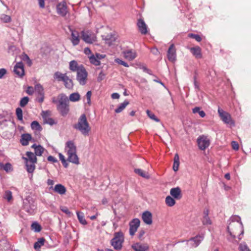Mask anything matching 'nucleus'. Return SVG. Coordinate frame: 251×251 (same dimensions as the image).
<instances>
[{
	"instance_id": "obj_20",
	"label": "nucleus",
	"mask_w": 251,
	"mask_h": 251,
	"mask_svg": "<svg viewBox=\"0 0 251 251\" xmlns=\"http://www.w3.org/2000/svg\"><path fill=\"white\" fill-rule=\"evenodd\" d=\"M170 193L176 200H180L182 198L181 191L178 187L172 188L170 190Z\"/></svg>"
},
{
	"instance_id": "obj_12",
	"label": "nucleus",
	"mask_w": 251,
	"mask_h": 251,
	"mask_svg": "<svg viewBox=\"0 0 251 251\" xmlns=\"http://www.w3.org/2000/svg\"><path fill=\"white\" fill-rule=\"evenodd\" d=\"M140 224V220L135 218L133 219L129 223V234L133 236L137 231Z\"/></svg>"
},
{
	"instance_id": "obj_11",
	"label": "nucleus",
	"mask_w": 251,
	"mask_h": 251,
	"mask_svg": "<svg viewBox=\"0 0 251 251\" xmlns=\"http://www.w3.org/2000/svg\"><path fill=\"white\" fill-rule=\"evenodd\" d=\"M198 146L201 150H204L210 145V141L206 136H200L197 139Z\"/></svg>"
},
{
	"instance_id": "obj_35",
	"label": "nucleus",
	"mask_w": 251,
	"mask_h": 251,
	"mask_svg": "<svg viewBox=\"0 0 251 251\" xmlns=\"http://www.w3.org/2000/svg\"><path fill=\"white\" fill-rule=\"evenodd\" d=\"M45 239L44 238H41L36 242L34 244V248L35 250L38 251L41 248V246L44 244Z\"/></svg>"
},
{
	"instance_id": "obj_18",
	"label": "nucleus",
	"mask_w": 251,
	"mask_h": 251,
	"mask_svg": "<svg viewBox=\"0 0 251 251\" xmlns=\"http://www.w3.org/2000/svg\"><path fill=\"white\" fill-rule=\"evenodd\" d=\"M142 219L147 225H150L152 223V215L151 213L149 211H146L143 213Z\"/></svg>"
},
{
	"instance_id": "obj_62",
	"label": "nucleus",
	"mask_w": 251,
	"mask_h": 251,
	"mask_svg": "<svg viewBox=\"0 0 251 251\" xmlns=\"http://www.w3.org/2000/svg\"><path fill=\"white\" fill-rule=\"evenodd\" d=\"M104 76H105V75L104 74V73L102 71L100 72L99 73V76L98 77V81H101L103 79Z\"/></svg>"
},
{
	"instance_id": "obj_5",
	"label": "nucleus",
	"mask_w": 251,
	"mask_h": 251,
	"mask_svg": "<svg viewBox=\"0 0 251 251\" xmlns=\"http://www.w3.org/2000/svg\"><path fill=\"white\" fill-rule=\"evenodd\" d=\"M22 207L28 214H33L36 208L33 198L29 195L23 199Z\"/></svg>"
},
{
	"instance_id": "obj_6",
	"label": "nucleus",
	"mask_w": 251,
	"mask_h": 251,
	"mask_svg": "<svg viewBox=\"0 0 251 251\" xmlns=\"http://www.w3.org/2000/svg\"><path fill=\"white\" fill-rule=\"evenodd\" d=\"M124 241V234L120 231L114 233V237L111 240L110 243L114 249L119 251L122 248Z\"/></svg>"
},
{
	"instance_id": "obj_29",
	"label": "nucleus",
	"mask_w": 251,
	"mask_h": 251,
	"mask_svg": "<svg viewBox=\"0 0 251 251\" xmlns=\"http://www.w3.org/2000/svg\"><path fill=\"white\" fill-rule=\"evenodd\" d=\"M102 39L105 40V43L108 46L111 45L115 41L114 36L111 34H107L106 35L102 36Z\"/></svg>"
},
{
	"instance_id": "obj_15",
	"label": "nucleus",
	"mask_w": 251,
	"mask_h": 251,
	"mask_svg": "<svg viewBox=\"0 0 251 251\" xmlns=\"http://www.w3.org/2000/svg\"><path fill=\"white\" fill-rule=\"evenodd\" d=\"M70 31L71 32V35L70 39L73 45L76 46L79 44L80 42L79 33L76 30L72 29H70Z\"/></svg>"
},
{
	"instance_id": "obj_41",
	"label": "nucleus",
	"mask_w": 251,
	"mask_h": 251,
	"mask_svg": "<svg viewBox=\"0 0 251 251\" xmlns=\"http://www.w3.org/2000/svg\"><path fill=\"white\" fill-rule=\"evenodd\" d=\"M80 95L78 93H74L71 94L69 96V99L71 101H77L80 100Z\"/></svg>"
},
{
	"instance_id": "obj_38",
	"label": "nucleus",
	"mask_w": 251,
	"mask_h": 251,
	"mask_svg": "<svg viewBox=\"0 0 251 251\" xmlns=\"http://www.w3.org/2000/svg\"><path fill=\"white\" fill-rule=\"evenodd\" d=\"M166 204L170 207L174 206L176 204V201L174 198L170 196H168L165 199Z\"/></svg>"
},
{
	"instance_id": "obj_27",
	"label": "nucleus",
	"mask_w": 251,
	"mask_h": 251,
	"mask_svg": "<svg viewBox=\"0 0 251 251\" xmlns=\"http://www.w3.org/2000/svg\"><path fill=\"white\" fill-rule=\"evenodd\" d=\"M53 190L55 192L62 195L66 193V189L64 186L61 184H57L55 185Z\"/></svg>"
},
{
	"instance_id": "obj_50",
	"label": "nucleus",
	"mask_w": 251,
	"mask_h": 251,
	"mask_svg": "<svg viewBox=\"0 0 251 251\" xmlns=\"http://www.w3.org/2000/svg\"><path fill=\"white\" fill-rule=\"evenodd\" d=\"M202 222L204 225H209L211 224V221L208 216L207 212L206 213V215L203 216Z\"/></svg>"
},
{
	"instance_id": "obj_23",
	"label": "nucleus",
	"mask_w": 251,
	"mask_h": 251,
	"mask_svg": "<svg viewBox=\"0 0 251 251\" xmlns=\"http://www.w3.org/2000/svg\"><path fill=\"white\" fill-rule=\"evenodd\" d=\"M124 57L129 61L133 60L137 56L135 51L132 50H127L123 51Z\"/></svg>"
},
{
	"instance_id": "obj_1",
	"label": "nucleus",
	"mask_w": 251,
	"mask_h": 251,
	"mask_svg": "<svg viewBox=\"0 0 251 251\" xmlns=\"http://www.w3.org/2000/svg\"><path fill=\"white\" fill-rule=\"evenodd\" d=\"M227 230L229 233L227 239L233 242L237 237L239 240L242 238L241 236L244 233L243 226L242 222L229 223L227 226Z\"/></svg>"
},
{
	"instance_id": "obj_25",
	"label": "nucleus",
	"mask_w": 251,
	"mask_h": 251,
	"mask_svg": "<svg viewBox=\"0 0 251 251\" xmlns=\"http://www.w3.org/2000/svg\"><path fill=\"white\" fill-rule=\"evenodd\" d=\"M32 136L29 133H24L22 134L20 139L21 144L24 146H27L29 144V142L31 140Z\"/></svg>"
},
{
	"instance_id": "obj_2",
	"label": "nucleus",
	"mask_w": 251,
	"mask_h": 251,
	"mask_svg": "<svg viewBox=\"0 0 251 251\" xmlns=\"http://www.w3.org/2000/svg\"><path fill=\"white\" fill-rule=\"evenodd\" d=\"M74 128L79 131L84 136H89L91 127L85 114H83L80 116L77 123L74 126Z\"/></svg>"
},
{
	"instance_id": "obj_36",
	"label": "nucleus",
	"mask_w": 251,
	"mask_h": 251,
	"mask_svg": "<svg viewBox=\"0 0 251 251\" xmlns=\"http://www.w3.org/2000/svg\"><path fill=\"white\" fill-rule=\"evenodd\" d=\"M179 165V158L178 154H176L174 157V161L173 164V170L175 172H176L178 170Z\"/></svg>"
},
{
	"instance_id": "obj_17",
	"label": "nucleus",
	"mask_w": 251,
	"mask_h": 251,
	"mask_svg": "<svg viewBox=\"0 0 251 251\" xmlns=\"http://www.w3.org/2000/svg\"><path fill=\"white\" fill-rule=\"evenodd\" d=\"M57 13L62 17H64L68 13L67 7L65 2L59 3L56 6Z\"/></svg>"
},
{
	"instance_id": "obj_13",
	"label": "nucleus",
	"mask_w": 251,
	"mask_h": 251,
	"mask_svg": "<svg viewBox=\"0 0 251 251\" xmlns=\"http://www.w3.org/2000/svg\"><path fill=\"white\" fill-rule=\"evenodd\" d=\"M41 116L43 119L44 123L49 124L50 126L56 124L54 120L50 117V111L49 110L43 111L41 113Z\"/></svg>"
},
{
	"instance_id": "obj_37",
	"label": "nucleus",
	"mask_w": 251,
	"mask_h": 251,
	"mask_svg": "<svg viewBox=\"0 0 251 251\" xmlns=\"http://www.w3.org/2000/svg\"><path fill=\"white\" fill-rule=\"evenodd\" d=\"M134 172L136 174H138L141 176L145 178H149L150 176L149 174L146 172H144L141 169H135L134 170Z\"/></svg>"
},
{
	"instance_id": "obj_43",
	"label": "nucleus",
	"mask_w": 251,
	"mask_h": 251,
	"mask_svg": "<svg viewBox=\"0 0 251 251\" xmlns=\"http://www.w3.org/2000/svg\"><path fill=\"white\" fill-rule=\"evenodd\" d=\"M89 58L90 63H92V64L95 66H99L100 65V61L97 59V57L95 56V55H91L89 57Z\"/></svg>"
},
{
	"instance_id": "obj_9",
	"label": "nucleus",
	"mask_w": 251,
	"mask_h": 251,
	"mask_svg": "<svg viewBox=\"0 0 251 251\" xmlns=\"http://www.w3.org/2000/svg\"><path fill=\"white\" fill-rule=\"evenodd\" d=\"M36 100L40 103L43 102L45 99L44 89L40 84H37L34 87Z\"/></svg>"
},
{
	"instance_id": "obj_52",
	"label": "nucleus",
	"mask_w": 251,
	"mask_h": 251,
	"mask_svg": "<svg viewBox=\"0 0 251 251\" xmlns=\"http://www.w3.org/2000/svg\"><path fill=\"white\" fill-rule=\"evenodd\" d=\"M229 221V223L241 222L240 217L236 215L232 216Z\"/></svg>"
},
{
	"instance_id": "obj_47",
	"label": "nucleus",
	"mask_w": 251,
	"mask_h": 251,
	"mask_svg": "<svg viewBox=\"0 0 251 251\" xmlns=\"http://www.w3.org/2000/svg\"><path fill=\"white\" fill-rule=\"evenodd\" d=\"M44 151V148L41 145H38L37 149H35V155L36 156H41Z\"/></svg>"
},
{
	"instance_id": "obj_49",
	"label": "nucleus",
	"mask_w": 251,
	"mask_h": 251,
	"mask_svg": "<svg viewBox=\"0 0 251 251\" xmlns=\"http://www.w3.org/2000/svg\"><path fill=\"white\" fill-rule=\"evenodd\" d=\"M29 100V99L27 97L23 98L20 101V105L22 107H25L28 103Z\"/></svg>"
},
{
	"instance_id": "obj_46",
	"label": "nucleus",
	"mask_w": 251,
	"mask_h": 251,
	"mask_svg": "<svg viewBox=\"0 0 251 251\" xmlns=\"http://www.w3.org/2000/svg\"><path fill=\"white\" fill-rule=\"evenodd\" d=\"M31 229L35 232H38L41 230V226L37 222H34L31 226Z\"/></svg>"
},
{
	"instance_id": "obj_10",
	"label": "nucleus",
	"mask_w": 251,
	"mask_h": 251,
	"mask_svg": "<svg viewBox=\"0 0 251 251\" xmlns=\"http://www.w3.org/2000/svg\"><path fill=\"white\" fill-rule=\"evenodd\" d=\"M82 39L86 43L92 44L96 41L95 35L89 31H82L81 32Z\"/></svg>"
},
{
	"instance_id": "obj_19",
	"label": "nucleus",
	"mask_w": 251,
	"mask_h": 251,
	"mask_svg": "<svg viewBox=\"0 0 251 251\" xmlns=\"http://www.w3.org/2000/svg\"><path fill=\"white\" fill-rule=\"evenodd\" d=\"M203 239V236L201 235H197L194 237L191 238L188 241L190 245L192 247L196 248L198 247Z\"/></svg>"
},
{
	"instance_id": "obj_54",
	"label": "nucleus",
	"mask_w": 251,
	"mask_h": 251,
	"mask_svg": "<svg viewBox=\"0 0 251 251\" xmlns=\"http://www.w3.org/2000/svg\"><path fill=\"white\" fill-rule=\"evenodd\" d=\"M1 19L5 23H9L11 21V17L7 15H2Z\"/></svg>"
},
{
	"instance_id": "obj_4",
	"label": "nucleus",
	"mask_w": 251,
	"mask_h": 251,
	"mask_svg": "<svg viewBox=\"0 0 251 251\" xmlns=\"http://www.w3.org/2000/svg\"><path fill=\"white\" fill-rule=\"evenodd\" d=\"M57 111L63 117L66 116L69 112V101L68 97L63 94L59 95L58 104L56 106Z\"/></svg>"
},
{
	"instance_id": "obj_44",
	"label": "nucleus",
	"mask_w": 251,
	"mask_h": 251,
	"mask_svg": "<svg viewBox=\"0 0 251 251\" xmlns=\"http://www.w3.org/2000/svg\"><path fill=\"white\" fill-rule=\"evenodd\" d=\"M3 198L6 200L8 202H10L13 199L12 192L9 190L5 191Z\"/></svg>"
},
{
	"instance_id": "obj_3",
	"label": "nucleus",
	"mask_w": 251,
	"mask_h": 251,
	"mask_svg": "<svg viewBox=\"0 0 251 251\" xmlns=\"http://www.w3.org/2000/svg\"><path fill=\"white\" fill-rule=\"evenodd\" d=\"M65 151L68 156L67 160L69 162L78 165L79 158L76 154V147L72 141H69L66 143Z\"/></svg>"
},
{
	"instance_id": "obj_53",
	"label": "nucleus",
	"mask_w": 251,
	"mask_h": 251,
	"mask_svg": "<svg viewBox=\"0 0 251 251\" xmlns=\"http://www.w3.org/2000/svg\"><path fill=\"white\" fill-rule=\"evenodd\" d=\"M189 37L195 39L198 42H200L201 40V38L198 34L190 33L189 34Z\"/></svg>"
},
{
	"instance_id": "obj_45",
	"label": "nucleus",
	"mask_w": 251,
	"mask_h": 251,
	"mask_svg": "<svg viewBox=\"0 0 251 251\" xmlns=\"http://www.w3.org/2000/svg\"><path fill=\"white\" fill-rule=\"evenodd\" d=\"M16 114L17 117V119L20 121H21L22 123L23 122V110L20 108L18 107L16 109Z\"/></svg>"
},
{
	"instance_id": "obj_24",
	"label": "nucleus",
	"mask_w": 251,
	"mask_h": 251,
	"mask_svg": "<svg viewBox=\"0 0 251 251\" xmlns=\"http://www.w3.org/2000/svg\"><path fill=\"white\" fill-rule=\"evenodd\" d=\"M84 67L83 65H79L75 60H72L69 62V69L72 72L78 71L80 68Z\"/></svg>"
},
{
	"instance_id": "obj_64",
	"label": "nucleus",
	"mask_w": 251,
	"mask_h": 251,
	"mask_svg": "<svg viewBox=\"0 0 251 251\" xmlns=\"http://www.w3.org/2000/svg\"><path fill=\"white\" fill-rule=\"evenodd\" d=\"M39 6L41 8L45 7V0H38Z\"/></svg>"
},
{
	"instance_id": "obj_56",
	"label": "nucleus",
	"mask_w": 251,
	"mask_h": 251,
	"mask_svg": "<svg viewBox=\"0 0 251 251\" xmlns=\"http://www.w3.org/2000/svg\"><path fill=\"white\" fill-rule=\"evenodd\" d=\"M23 60L25 61H26L27 64L28 66H31L32 63V61L30 60L28 56L26 54H25L23 56Z\"/></svg>"
},
{
	"instance_id": "obj_48",
	"label": "nucleus",
	"mask_w": 251,
	"mask_h": 251,
	"mask_svg": "<svg viewBox=\"0 0 251 251\" xmlns=\"http://www.w3.org/2000/svg\"><path fill=\"white\" fill-rule=\"evenodd\" d=\"M239 251H251L250 248L245 243H242L239 245Z\"/></svg>"
},
{
	"instance_id": "obj_26",
	"label": "nucleus",
	"mask_w": 251,
	"mask_h": 251,
	"mask_svg": "<svg viewBox=\"0 0 251 251\" xmlns=\"http://www.w3.org/2000/svg\"><path fill=\"white\" fill-rule=\"evenodd\" d=\"M191 52L196 58H201L202 57V54L201 52V48L197 46L195 47H192L190 48Z\"/></svg>"
},
{
	"instance_id": "obj_8",
	"label": "nucleus",
	"mask_w": 251,
	"mask_h": 251,
	"mask_svg": "<svg viewBox=\"0 0 251 251\" xmlns=\"http://www.w3.org/2000/svg\"><path fill=\"white\" fill-rule=\"evenodd\" d=\"M88 73L84 67L76 72V80L81 85H84L87 81Z\"/></svg>"
},
{
	"instance_id": "obj_32",
	"label": "nucleus",
	"mask_w": 251,
	"mask_h": 251,
	"mask_svg": "<svg viewBox=\"0 0 251 251\" xmlns=\"http://www.w3.org/2000/svg\"><path fill=\"white\" fill-rule=\"evenodd\" d=\"M66 75L67 74L66 73L62 74L61 72L57 71L54 74L53 78L58 81H63Z\"/></svg>"
},
{
	"instance_id": "obj_16",
	"label": "nucleus",
	"mask_w": 251,
	"mask_h": 251,
	"mask_svg": "<svg viewBox=\"0 0 251 251\" xmlns=\"http://www.w3.org/2000/svg\"><path fill=\"white\" fill-rule=\"evenodd\" d=\"M176 50L173 44L169 47L167 51V57L171 62H175L176 60Z\"/></svg>"
},
{
	"instance_id": "obj_55",
	"label": "nucleus",
	"mask_w": 251,
	"mask_h": 251,
	"mask_svg": "<svg viewBox=\"0 0 251 251\" xmlns=\"http://www.w3.org/2000/svg\"><path fill=\"white\" fill-rule=\"evenodd\" d=\"M115 61L117 63H118L119 64H120V65H123V66H124L125 67H128L129 66L128 64L126 62L123 61L122 60H121V59H120L119 58L115 59Z\"/></svg>"
},
{
	"instance_id": "obj_34",
	"label": "nucleus",
	"mask_w": 251,
	"mask_h": 251,
	"mask_svg": "<svg viewBox=\"0 0 251 251\" xmlns=\"http://www.w3.org/2000/svg\"><path fill=\"white\" fill-rule=\"evenodd\" d=\"M76 213L79 222L83 225H87V222L84 218L83 213L79 211H76Z\"/></svg>"
},
{
	"instance_id": "obj_57",
	"label": "nucleus",
	"mask_w": 251,
	"mask_h": 251,
	"mask_svg": "<svg viewBox=\"0 0 251 251\" xmlns=\"http://www.w3.org/2000/svg\"><path fill=\"white\" fill-rule=\"evenodd\" d=\"M60 210L67 215L70 216L71 214V212L69 210L67 207L65 206H61L60 207Z\"/></svg>"
},
{
	"instance_id": "obj_33",
	"label": "nucleus",
	"mask_w": 251,
	"mask_h": 251,
	"mask_svg": "<svg viewBox=\"0 0 251 251\" xmlns=\"http://www.w3.org/2000/svg\"><path fill=\"white\" fill-rule=\"evenodd\" d=\"M129 104V101L127 100H126L124 101V102L121 103L118 107L115 109V112L116 113H119L121 112Z\"/></svg>"
},
{
	"instance_id": "obj_31",
	"label": "nucleus",
	"mask_w": 251,
	"mask_h": 251,
	"mask_svg": "<svg viewBox=\"0 0 251 251\" xmlns=\"http://www.w3.org/2000/svg\"><path fill=\"white\" fill-rule=\"evenodd\" d=\"M64 84L66 88L71 89H72L74 86L73 80L70 79L67 75L63 80Z\"/></svg>"
},
{
	"instance_id": "obj_42",
	"label": "nucleus",
	"mask_w": 251,
	"mask_h": 251,
	"mask_svg": "<svg viewBox=\"0 0 251 251\" xmlns=\"http://www.w3.org/2000/svg\"><path fill=\"white\" fill-rule=\"evenodd\" d=\"M31 128H32V129L35 130L37 131H41L42 129V127L41 125L36 121H34L31 123Z\"/></svg>"
},
{
	"instance_id": "obj_30",
	"label": "nucleus",
	"mask_w": 251,
	"mask_h": 251,
	"mask_svg": "<svg viewBox=\"0 0 251 251\" xmlns=\"http://www.w3.org/2000/svg\"><path fill=\"white\" fill-rule=\"evenodd\" d=\"M27 156V162L30 163H36L37 161L36 155L31 151H27L26 152Z\"/></svg>"
},
{
	"instance_id": "obj_40",
	"label": "nucleus",
	"mask_w": 251,
	"mask_h": 251,
	"mask_svg": "<svg viewBox=\"0 0 251 251\" xmlns=\"http://www.w3.org/2000/svg\"><path fill=\"white\" fill-rule=\"evenodd\" d=\"M0 167L1 168H3V170L7 173L11 172L13 170L12 165L9 163H6L5 165H3V163L0 162Z\"/></svg>"
},
{
	"instance_id": "obj_61",
	"label": "nucleus",
	"mask_w": 251,
	"mask_h": 251,
	"mask_svg": "<svg viewBox=\"0 0 251 251\" xmlns=\"http://www.w3.org/2000/svg\"><path fill=\"white\" fill-rule=\"evenodd\" d=\"M7 71L4 68L0 69V79H1L6 74Z\"/></svg>"
},
{
	"instance_id": "obj_59",
	"label": "nucleus",
	"mask_w": 251,
	"mask_h": 251,
	"mask_svg": "<svg viewBox=\"0 0 251 251\" xmlns=\"http://www.w3.org/2000/svg\"><path fill=\"white\" fill-rule=\"evenodd\" d=\"M26 93L29 95H32L35 92L34 88L32 86H28L26 91Z\"/></svg>"
},
{
	"instance_id": "obj_60",
	"label": "nucleus",
	"mask_w": 251,
	"mask_h": 251,
	"mask_svg": "<svg viewBox=\"0 0 251 251\" xmlns=\"http://www.w3.org/2000/svg\"><path fill=\"white\" fill-rule=\"evenodd\" d=\"M231 146L233 148L235 151H237L239 149V144L236 141H232L231 142Z\"/></svg>"
},
{
	"instance_id": "obj_28",
	"label": "nucleus",
	"mask_w": 251,
	"mask_h": 251,
	"mask_svg": "<svg viewBox=\"0 0 251 251\" xmlns=\"http://www.w3.org/2000/svg\"><path fill=\"white\" fill-rule=\"evenodd\" d=\"M23 158L25 160L26 162V169L28 173H32L35 169V164L36 163H30L27 162V158L25 157H23Z\"/></svg>"
},
{
	"instance_id": "obj_51",
	"label": "nucleus",
	"mask_w": 251,
	"mask_h": 251,
	"mask_svg": "<svg viewBox=\"0 0 251 251\" xmlns=\"http://www.w3.org/2000/svg\"><path fill=\"white\" fill-rule=\"evenodd\" d=\"M147 114L148 116L152 120L155 121V122H159V120L155 116V115L151 112L149 110H147L146 111Z\"/></svg>"
},
{
	"instance_id": "obj_39",
	"label": "nucleus",
	"mask_w": 251,
	"mask_h": 251,
	"mask_svg": "<svg viewBox=\"0 0 251 251\" xmlns=\"http://www.w3.org/2000/svg\"><path fill=\"white\" fill-rule=\"evenodd\" d=\"M192 112L194 114L198 113L200 116L203 118L205 116V113L204 111L201 110V107H195L192 109Z\"/></svg>"
},
{
	"instance_id": "obj_7",
	"label": "nucleus",
	"mask_w": 251,
	"mask_h": 251,
	"mask_svg": "<svg viewBox=\"0 0 251 251\" xmlns=\"http://www.w3.org/2000/svg\"><path fill=\"white\" fill-rule=\"evenodd\" d=\"M218 113L223 122L231 126H235V122L232 119L231 115L228 112L224 111L220 107H219L218 109Z\"/></svg>"
},
{
	"instance_id": "obj_22",
	"label": "nucleus",
	"mask_w": 251,
	"mask_h": 251,
	"mask_svg": "<svg viewBox=\"0 0 251 251\" xmlns=\"http://www.w3.org/2000/svg\"><path fill=\"white\" fill-rule=\"evenodd\" d=\"M137 26L141 34L145 35L148 32L147 25L143 19H140L137 22Z\"/></svg>"
},
{
	"instance_id": "obj_63",
	"label": "nucleus",
	"mask_w": 251,
	"mask_h": 251,
	"mask_svg": "<svg viewBox=\"0 0 251 251\" xmlns=\"http://www.w3.org/2000/svg\"><path fill=\"white\" fill-rule=\"evenodd\" d=\"M47 159L49 161L52 162L53 163L57 162V160L55 157L51 155L49 156L47 158Z\"/></svg>"
},
{
	"instance_id": "obj_58",
	"label": "nucleus",
	"mask_w": 251,
	"mask_h": 251,
	"mask_svg": "<svg viewBox=\"0 0 251 251\" xmlns=\"http://www.w3.org/2000/svg\"><path fill=\"white\" fill-rule=\"evenodd\" d=\"M92 96V92L91 91H88L86 95L87 103L89 104V105L91 104V98Z\"/></svg>"
},
{
	"instance_id": "obj_21",
	"label": "nucleus",
	"mask_w": 251,
	"mask_h": 251,
	"mask_svg": "<svg viewBox=\"0 0 251 251\" xmlns=\"http://www.w3.org/2000/svg\"><path fill=\"white\" fill-rule=\"evenodd\" d=\"M132 248L135 251H148L149 246L147 244L136 243L132 245Z\"/></svg>"
},
{
	"instance_id": "obj_14",
	"label": "nucleus",
	"mask_w": 251,
	"mask_h": 251,
	"mask_svg": "<svg viewBox=\"0 0 251 251\" xmlns=\"http://www.w3.org/2000/svg\"><path fill=\"white\" fill-rule=\"evenodd\" d=\"M13 71L18 76L23 77L25 75L23 63L22 62L17 63L14 67Z\"/></svg>"
}]
</instances>
